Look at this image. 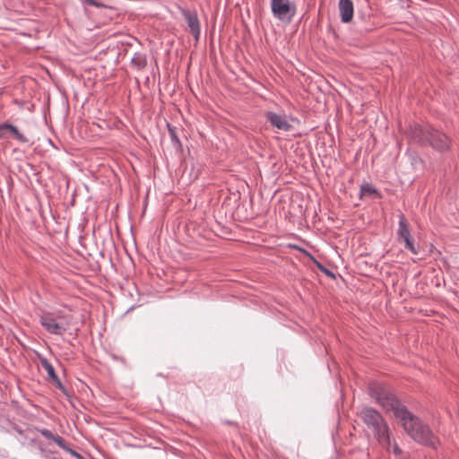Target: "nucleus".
<instances>
[{
	"instance_id": "obj_4",
	"label": "nucleus",
	"mask_w": 459,
	"mask_h": 459,
	"mask_svg": "<svg viewBox=\"0 0 459 459\" xmlns=\"http://www.w3.org/2000/svg\"><path fill=\"white\" fill-rule=\"evenodd\" d=\"M39 321L48 333L58 335L66 330L68 324L66 317L61 315L60 312L57 314L44 313L41 315Z\"/></svg>"
},
{
	"instance_id": "obj_20",
	"label": "nucleus",
	"mask_w": 459,
	"mask_h": 459,
	"mask_svg": "<svg viewBox=\"0 0 459 459\" xmlns=\"http://www.w3.org/2000/svg\"><path fill=\"white\" fill-rule=\"evenodd\" d=\"M67 453H69L72 456L75 457L76 459H86L72 447L67 451Z\"/></svg>"
},
{
	"instance_id": "obj_12",
	"label": "nucleus",
	"mask_w": 459,
	"mask_h": 459,
	"mask_svg": "<svg viewBox=\"0 0 459 459\" xmlns=\"http://www.w3.org/2000/svg\"><path fill=\"white\" fill-rule=\"evenodd\" d=\"M397 236L399 241L411 237L409 223L403 213L399 215Z\"/></svg>"
},
{
	"instance_id": "obj_15",
	"label": "nucleus",
	"mask_w": 459,
	"mask_h": 459,
	"mask_svg": "<svg viewBox=\"0 0 459 459\" xmlns=\"http://www.w3.org/2000/svg\"><path fill=\"white\" fill-rule=\"evenodd\" d=\"M406 249L410 250L413 255L419 254V248L415 246L412 237L403 240Z\"/></svg>"
},
{
	"instance_id": "obj_2",
	"label": "nucleus",
	"mask_w": 459,
	"mask_h": 459,
	"mask_svg": "<svg viewBox=\"0 0 459 459\" xmlns=\"http://www.w3.org/2000/svg\"><path fill=\"white\" fill-rule=\"evenodd\" d=\"M360 420L370 429L375 438L385 449L392 446L390 428L383 415L375 408L364 406L358 412Z\"/></svg>"
},
{
	"instance_id": "obj_14",
	"label": "nucleus",
	"mask_w": 459,
	"mask_h": 459,
	"mask_svg": "<svg viewBox=\"0 0 459 459\" xmlns=\"http://www.w3.org/2000/svg\"><path fill=\"white\" fill-rule=\"evenodd\" d=\"M168 130H169V137H170L172 144L175 147H180L181 143H180V140L176 133V128L171 126L170 125H168Z\"/></svg>"
},
{
	"instance_id": "obj_5",
	"label": "nucleus",
	"mask_w": 459,
	"mask_h": 459,
	"mask_svg": "<svg viewBox=\"0 0 459 459\" xmlns=\"http://www.w3.org/2000/svg\"><path fill=\"white\" fill-rule=\"evenodd\" d=\"M36 357L39 359L40 365L47 371L48 378L52 381V383L56 385V387L66 397H70L71 394L65 385L61 382L58 375L56 374L55 368L48 361V359L44 357L41 353L34 351Z\"/></svg>"
},
{
	"instance_id": "obj_7",
	"label": "nucleus",
	"mask_w": 459,
	"mask_h": 459,
	"mask_svg": "<svg viewBox=\"0 0 459 459\" xmlns=\"http://www.w3.org/2000/svg\"><path fill=\"white\" fill-rule=\"evenodd\" d=\"M180 13L186 21L193 37L198 40L201 33V26L196 12L181 8Z\"/></svg>"
},
{
	"instance_id": "obj_9",
	"label": "nucleus",
	"mask_w": 459,
	"mask_h": 459,
	"mask_svg": "<svg viewBox=\"0 0 459 459\" xmlns=\"http://www.w3.org/2000/svg\"><path fill=\"white\" fill-rule=\"evenodd\" d=\"M266 120L278 130L288 132L292 128V126L289 123L286 115L277 114L273 111H267L265 113Z\"/></svg>"
},
{
	"instance_id": "obj_17",
	"label": "nucleus",
	"mask_w": 459,
	"mask_h": 459,
	"mask_svg": "<svg viewBox=\"0 0 459 459\" xmlns=\"http://www.w3.org/2000/svg\"><path fill=\"white\" fill-rule=\"evenodd\" d=\"M39 433L47 439L53 440L56 434H54L50 429H39Z\"/></svg>"
},
{
	"instance_id": "obj_21",
	"label": "nucleus",
	"mask_w": 459,
	"mask_h": 459,
	"mask_svg": "<svg viewBox=\"0 0 459 459\" xmlns=\"http://www.w3.org/2000/svg\"><path fill=\"white\" fill-rule=\"evenodd\" d=\"M83 4L91 6H99V4L95 0H81Z\"/></svg>"
},
{
	"instance_id": "obj_6",
	"label": "nucleus",
	"mask_w": 459,
	"mask_h": 459,
	"mask_svg": "<svg viewBox=\"0 0 459 459\" xmlns=\"http://www.w3.org/2000/svg\"><path fill=\"white\" fill-rule=\"evenodd\" d=\"M432 130L433 128L430 126L424 127L420 125L415 124L411 126L410 137L417 143L422 146H428Z\"/></svg>"
},
{
	"instance_id": "obj_24",
	"label": "nucleus",
	"mask_w": 459,
	"mask_h": 459,
	"mask_svg": "<svg viewBox=\"0 0 459 459\" xmlns=\"http://www.w3.org/2000/svg\"><path fill=\"white\" fill-rule=\"evenodd\" d=\"M14 429L20 434V435H22L23 434V430L18 427V426H15L14 427Z\"/></svg>"
},
{
	"instance_id": "obj_10",
	"label": "nucleus",
	"mask_w": 459,
	"mask_h": 459,
	"mask_svg": "<svg viewBox=\"0 0 459 459\" xmlns=\"http://www.w3.org/2000/svg\"><path fill=\"white\" fill-rule=\"evenodd\" d=\"M0 130L4 139L13 136L15 140L22 143H27L29 142L28 138L23 134L20 133L15 126L8 122L2 123L0 125Z\"/></svg>"
},
{
	"instance_id": "obj_25",
	"label": "nucleus",
	"mask_w": 459,
	"mask_h": 459,
	"mask_svg": "<svg viewBox=\"0 0 459 459\" xmlns=\"http://www.w3.org/2000/svg\"><path fill=\"white\" fill-rule=\"evenodd\" d=\"M224 423L227 425H235L236 424L234 421H230V420H225Z\"/></svg>"
},
{
	"instance_id": "obj_26",
	"label": "nucleus",
	"mask_w": 459,
	"mask_h": 459,
	"mask_svg": "<svg viewBox=\"0 0 459 459\" xmlns=\"http://www.w3.org/2000/svg\"><path fill=\"white\" fill-rule=\"evenodd\" d=\"M157 377H164V378L167 377L163 373H158Z\"/></svg>"
},
{
	"instance_id": "obj_22",
	"label": "nucleus",
	"mask_w": 459,
	"mask_h": 459,
	"mask_svg": "<svg viewBox=\"0 0 459 459\" xmlns=\"http://www.w3.org/2000/svg\"><path fill=\"white\" fill-rule=\"evenodd\" d=\"M318 267L320 268V270L322 272H324L326 275H333V273H331V271H329L328 269H326L325 266H323L322 264H318Z\"/></svg>"
},
{
	"instance_id": "obj_11",
	"label": "nucleus",
	"mask_w": 459,
	"mask_h": 459,
	"mask_svg": "<svg viewBox=\"0 0 459 459\" xmlns=\"http://www.w3.org/2000/svg\"><path fill=\"white\" fill-rule=\"evenodd\" d=\"M339 12L341 21L343 23H349L352 18L354 13V6L351 0H339Z\"/></svg>"
},
{
	"instance_id": "obj_3",
	"label": "nucleus",
	"mask_w": 459,
	"mask_h": 459,
	"mask_svg": "<svg viewBox=\"0 0 459 459\" xmlns=\"http://www.w3.org/2000/svg\"><path fill=\"white\" fill-rule=\"evenodd\" d=\"M271 10L276 19L290 23L296 15L297 6L291 0H271Z\"/></svg>"
},
{
	"instance_id": "obj_13",
	"label": "nucleus",
	"mask_w": 459,
	"mask_h": 459,
	"mask_svg": "<svg viewBox=\"0 0 459 459\" xmlns=\"http://www.w3.org/2000/svg\"><path fill=\"white\" fill-rule=\"evenodd\" d=\"M132 66L137 70H143L147 65V59L145 55L142 53H135L131 59Z\"/></svg>"
},
{
	"instance_id": "obj_16",
	"label": "nucleus",
	"mask_w": 459,
	"mask_h": 459,
	"mask_svg": "<svg viewBox=\"0 0 459 459\" xmlns=\"http://www.w3.org/2000/svg\"><path fill=\"white\" fill-rule=\"evenodd\" d=\"M53 441L63 450L67 452L71 447L66 441L59 435L56 434Z\"/></svg>"
},
{
	"instance_id": "obj_18",
	"label": "nucleus",
	"mask_w": 459,
	"mask_h": 459,
	"mask_svg": "<svg viewBox=\"0 0 459 459\" xmlns=\"http://www.w3.org/2000/svg\"><path fill=\"white\" fill-rule=\"evenodd\" d=\"M103 350L110 355V357L114 359V360H119V361H123V359L120 358L118 355L115 354L114 352H112L110 350H111V346H102Z\"/></svg>"
},
{
	"instance_id": "obj_23",
	"label": "nucleus",
	"mask_w": 459,
	"mask_h": 459,
	"mask_svg": "<svg viewBox=\"0 0 459 459\" xmlns=\"http://www.w3.org/2000/svg\"><path fill=\"white\" fill-rule=\"evenodd\" d=\"M393 452H394V455L402 454V450H401V448L398 446V445L396 443H394V445Z\"/></svg>"
},
{
	"instance_id": "obj_1",
	"label": "nucleus",
	"mask_w": 459,
	"mask_h": 459,
	"mask_svg": "<svg viewBox=\"0 0 459 459\" xmlns=\"http://www.w3.org/2000/svg\"><path fill=\"white\" fill-rule=\"evenodd\" d=\"M368 395L376 401L386 412L392 411L401 422L407 435L416 443L437 449L439 445L438 437L420 417L401 402V400L385 385L373 382L368 387Z\"/></svg>"
},
{
	"instance_id": "obj_8",
	"label": "nucleus",
	"mask_w": 459,
	"mask_h": 459,
	"mask_svg": "<svg viewBox=\"0 0 459 459\" xmlns=\"http://www.w3.org/2000/svg\"><path fill=\"white\" fill-rule=\"evenodd\" d=\"M428 145L442 152L449 149L450 140L444 133L433 128Z\"/></svg>"
},
{
	"instance_id": "obj_19",
	"label": "nucleus",
	"mask_w": 459,
	"mask_h": 459,
	"mask_svg": "<svg viewBox=\"0 0 459 459\" xmlns=\"http://www.w3.org/2000/svg\"><path fill=\"white\" fill-rule=\"evenodd\" d=\"M376 190L369 185H364L360 188L361 195L375 193Z\"/></svg>"
}]
</instances>
